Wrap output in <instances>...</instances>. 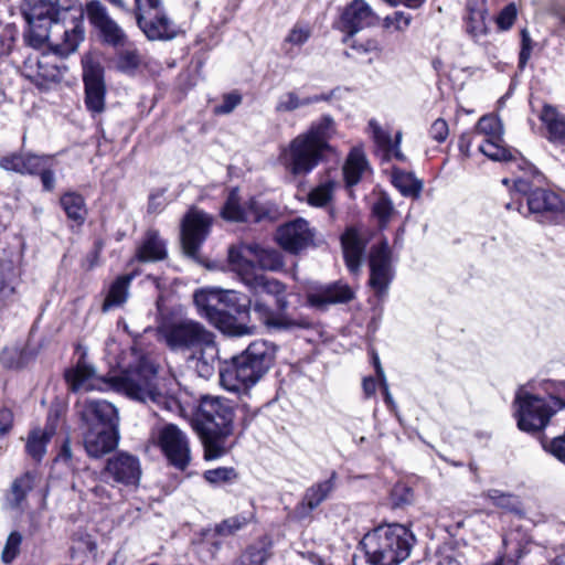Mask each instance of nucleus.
Segmentation results:
<instances>
[{"mask_svg": "<svg viewBox=\"0 0 565 565\" xmlns=\"http://www.w3.org/2000/svg\"><path fill=\"white\" fill-rule=\"evenodd\" d=\"M241 252L242 249H228V268L237 273L242 280L254 290L253 311L256 318L271 330L310 329L313 323L309 318L287 312L289 301L285 285L256 273V265Z\"/></svg>", "mask_w": 565, "mask_h": 565, "instance_id": "nucleus-1", "label": "nucleus"}, {"mask_svg": "<svg viewBox=\"0 0 565 565\" xmlns=\"http://www.w3.org/2000/svg\"><path fill=\"white\" fill-rule=\"evenodd\" d=\"M20 10L28 24L24 41L35 50L49 42L51 26L65 24L67 18L72 25L65 28L62 42L55 44L54 51L68 55L84 41V10L78 0H22Z\"/></svg>", "mask_w": 565, "mask_h": 565, "instance_id": "nucleus-2", "label": "nucleus"}, {"mask_svg": "<svg viewBox=\"0 0 565 565\" xmlns=\"http://www.w3.org/2000/svg\"><path fill=\"white\" fill-rule=\"evenodd\" d=\"M179 416L198 434L205 461L227 456L237 445L235 404L226 397L203 395L191 413L179 403Z\"/></svg>", "mask_w": 565, "mask_h": 565, "instance_id": "nucleus-3", "label": "nucleus"}, {"mask_svg": "<svg viewBox=\"0 0 565 565\" xmlns=\"http://www.w3.org/2000/svg\"><path fill=\"white\" fill-rule=\"evenodd\" d=\"M512 178H504V185L512 184L511 201L505 204L507 210L516 211L522 216L532 218L539 223H559L565 220V202L548 190L534 189L535 182H540L541 174L535 169L534 175L515 169Z\"/></svg>", "mask_w": 565, "mask_h": 565, "instance_id": "nucleus-4", "label": "nucleus"}, {"mask_svg": "<svg viewBox=\"0 0 565 565\" xmlns=\"http://www.w3.org/2000/svg\"><path fill=\"white\" fill-rule=\"evenodd\" d=\"M414 536L403 525H380L367 532L361 546L372 565H395L405 561L413 546Z\"/></svg>", "mask_w": 565, "mask_h": 565, "instance_id": "nucleus-5", "label": "nucleus"}, {"mask_svg": "<svg viewBox=\"0 0 565 565\" xmlns=\"http://www.w3.org/2000/svg\"><path fill=\"white\" fill-rule=\"evenodd\" d=\"M158 365L147 355H141L134 365L121 371L118 375L103 377L111 390L139 402L160 404L164 396L157 384Z\"/></svg>", "mask_w": 565, "mask_h": 565, "instance_id": "nucleus-6", "label": "nucleus"}, {"mask_svg": "<svg viewBox=\"0 0 565 565\" xmlns=\"http://www.w3.org/2000/svg\"><path fill=\"white\" fill-rule=\"evenodd\" d=\"M473 138H481L478 146L479 151L493 161L505 162L510 172L515 169L525 172L527 175L535 174V167L530 163L521 153L508 148L503 140V126L499 117L494 115L482 116L475 128Z\"/></svg>", "mask_w": 565, "mask_h": 565, "instance_id": "nucleus-7", "label": "nucleus"}, {"mask_svg": "<svg viewBox=\"0 0 565 565\" xmlns=\"http://www.w3.org/2000/svg\"><path fill=\"white\" fill-rule=\"evenodd\" d=\"M0 169L20 175L39 177L42 191L52 193L56 189L55 163L51 154L32 151H12L0 157Z\"/></svg>", "mask_w": 565, "mask_h": 565, "instance_id": "nucleus-8", "label": "nucleus"}, {"mask_svg": "<svg viewBox=\"0 0 565 565\" xmlns=\"http://www.w3.org/2000/svg\"><path fill=\"white\" fill-rule=\"evenodd\" d=\"M212 345V335L200 323L192 320L179 321V355L202 377L213 373V366L204 358V350Z\"/></svg>", "mask_w": 565, "mask_h": 565, "instance_id": "nucleus-9", "label": "nucleus"}, {"mask_svg": "<svg viewBox=\"0 0 565 565\" xmlns=\"http://www.w3.org/2000/svg\"><path fill=\"white\" fill-rule=\"evenodd\" d=\"M515 404L518 406L515 412L518 427L526 433L543 429L555 412L565 407V403L558 398L553 397L551 402H547L526 392L518 393Z\"/></svg>", "mask_w": 565, "mask_h": 565, "instance_id": "nucleus-10", "label": "nucleus"}, {"mask_svg": "<svg viewBox=\"0 0 565 565\" xmlns=\"http://www.w3.org/2000/svg\"><path fill=\"white\" fill-rule=\"evenodd\" d=\"M194 303L203 316L220 331L228 335H244L253 331L252 327L237 323L236 319L221 308V288L206 287L195 291Z\"/></svg>", "mask_w": 565, "mask_h": 565, "instance_id": "nucleus-11", "label": "nucleus"}, {"mask_svg": "<svg viewBox=\"0 0 565 565\" xmlns=\"http://www.w3.org/2000/svg\"><path fill=\"white\" fill-rule=\"evenodd\" d=\"M320 154L305 137L298 135L289 143L281 146L278 163L294 177L307 175L320 162Z\"/></svg>", "mask_w": 565, "mask_h": 565, "instance_id": "nucleus-12", "label": "nucleus"}, {"mask_svg": "<svg viewBox=\"0 0 565 565\" xmlns=\"http://www.w3.org/2000/svg\"><path fill=\"white\" fill-rule=\"evenodd\" d=\"M221 213L224 220L231 222H262L275 220L278 210L274 204L259 203L256 199H250L248 203L242 205L238 189H233Z\"/></svg>", "mask_w": 565, "mask_h": 565, "instance_id": "nucleus-13", "label": "nucleus"}, {"mask_svg": "<svg viewBox=\"0 0 565 565\" xmlns=\"http://www.w3.org/2000/svg\"><path fill=\"white\" fill-rule=\"evenodd\" d=\"M84 105L86 110L95 117L106 109L107 85L105 68L98 61L83 63Z\"/></svg>", "mask_w": 565, "mask_h": 565, "instance_id": "nucleus-14", "label": "nucleus"}, {"mask_svg": "<svg viewBox=\"0 0 565 565\" xmlns=\"http://www.w3.org/2000/svg\"><path fill=\"white\" fill-rule=\"evenodd\" d=\"M379 22V17L365 0H353L340 12L334 26L344 34L343 42L349 43L354 35Z\"/></svg>", "mask_w": 565, "mask_h": 565, "instance_id": "nucleus-15", "label": "nucleus"}, {"mask_svg": "<svg viewBox=\"0 0 565 565\" xmlns=\"http://www.w3.org/2000/svg\"><path fill=\"white\" fill-rule=\"evenodd\" d=\"M266 373L257 365L239 354L233 358L232 363L220 373L221 385L233 393L247 392Z\"/></svg>", "mask_w": 565, "mask_h": 565, "instance_id": "nucleus-16", "label": "nucleus"}, {"mask_svg": "<svg viewBox=\"0 0 565 565\" xmlns=\"http://www.w3.org/2000/svg\"><path fill=\"white\" fill-rule=\"evenodd\" d=\"M84 13H86L89 24L97 30L103 44L113 47H119L126 44V33L117 22L109 17L106 7L99 0L87 1Z\"/></svg>", "mask_w": 565, "mask_h": 565, "instance_id": "nucleus-17", "label": "nucleus"}, {"mask_svg": "<svg viewBox=\"0 0 565 565\" xmlns=\"http://www.w3.org/2000/svg\"><path fill=\"white\" fill-rule=\"evenodd\" d=\"M81 429H118L116 407L103 399H87L79 412Z\"/></svg>", "mask_w": 565, "mask_h": 565, "instance_id": "nucleus-18", "label": "nucleus"}, {"mask_svg": "<svg viewBox=\"0 0 565 565\" xmlns=\"http://www.w3.org/2000/svg\"><path fill=\"white\" fill-rule=\"evenodd\" d=\"M102 473L116 483L135 486L140 480L141 467L136 456L118 451L107 459Z\"/></svg>", "mask_w": 565, "mask_h": 565, "instance_id": "nucleus-19", "label": "nucleus"}, {"mask_svg": "<svg viewBox=\"0 0 565 565\" xmlns=\"http://www.w3.org/2000/svg\"><path fill=\"white\" fill-rule=\"evenodd\" d=\"M23 249H14L0 259V302L12 300L22 282Z\"/></svg>", "mask_w": 565, "mask_h": 565, "instance_id": "nucleus-20", "label": "nucleus"}, {"mask_svg": "<svg viewBox=\"0 0 565 565\" xmlns=\"http://www.w3.org/2000/svg\"><path fill=\"white\" fill-rule=\"evenodd\" d=\"M213 217L198 209H191L183 218V247H199L210 234Z\"/></svg>", "mask_w": 565, "mask_h": 565, "instance_id": "nucleus-21", "label": "nucleus"}, {"mask_svg": "<svg viewBox=\"0 0 565 565\" xmlns=\"http://www.w3.org/2000/svg\"><path fill=\"white\" fill-rule=\"evenodd\" d=\"M83 447L89 458L100 459L116 449L119 429H81Z\"/></svg>", "mask_w": 565, "mask_h": 565, "instance_id": "nucleus-22", "label": "nucleus"}, {"mask_svg": "<svg viewBox=\"0 0 565 565\" xmlns=\"http://www.w3.org/2000/svg\"><path fill=\"white\" fill-rule=\"evenodd\" d=\"M58 206L65 214L68 228L73 233H78L88 216L84 195L75 190H67L60 195Z\"/></svg>", "mask_w": 565, "mask_h": 565, "instance_id": "nucleus-23", "label": "nucleus"}, {"mask_svg": "<svg viewBox=\"0 0 565 565\" xmlns=\"http://www.w3.org/2000/svg\"><path fill=\"white\" fill-rule=\"evenodd\" d=\"M391 249H372L370 257V285L379 296L386 294L393 278Z\"/></svg>", "mask_w": 565, "mask_h": 565, "instance_id": "nucleus-24", "label": "nucleus"}, {"mask_svg": "<svg viewBox=\"0 0 565 565\" xmlns=\"http://www.w3.org/2000/svg\"><path fill=\"white\" fill-rule=\"evenodd\" d=\"M280 247H308L315 242V231L303 218L281 225L276 233Z\"/></svg>", "mask_w": 565, "mask_h": 565, "instance_id": "nucleus-25", "label": "nucleus"}, {"mask_svg": "<svg viewBox=\"0 0 565 565\" xmlns=\"http://www.w3.org/2000/svg\"><path fill=\"white\" fill-rule=\"evenodd\" d=\"M136 276V271L121 274L108 285L100 306L102 312L106 313L125 306L129 298L131 282Z\"/></svg>", "mask_w": 565, "mask_h": 565, "instance_id": "nucleus-26", "label": "nucleus"}, {"mask_svg": "<svg viewBox=\"0 0 565 565\" xmlns=\"http://www.w3.org/2000/svg\"><path fill=\"white\" fill-rule=\"evenodd\" d=\"M354 294L348 285L334 282L309 292L308 301L313 307H324L328 305L348 302L352 300Z\"/></svg>", "mask_w": 565, "mask_h": 565, "instance_id": "nucleus-27", "label": "nucleus"}, {"mask_svg": "<svg viewBox=\"0 0 565 565\" xmlns=\"http://www.w3.org/2000/svg\"><path fill=\"white\" fill-rule=\"evenodd\" d=\"M166 297L159 295L157 299L158 308V340H163L171 350L177 349V310L167 308Z\"/></svg>", "mask_w": 565, "mask_h": 565, "instance_id": "nucleus-28", "label": "nucleus"}, {"mask_svg": "<svg viewBox=\"0 0 565 565\" xmlns=\"http://www.w3.org/2000/svg\"><path fill=\"white\" fill-rule=\"evenodd\" d=\"M136 21L139 29L151 41L171 40L177 34L164 12H157L148 17L141 14L137 17Z\"/></svg>", "mask_w": 565, "mask_h": 565, "instance_id": "nucleus-29", "label": "nucleus"}, {"mask_svg": "<svg viewBox=\"0 0 565 565\" xmlns=\"http://www.w3.org/2000/svg\"><path fill=\"white\" fill-rule=\"evenodd\" d=\"M335 134V124L332 117L322 116L320 119L313 121L309 129L302 134H299L301 137H305L306 141H308L320 154L329 148V140Z\"/></svg>", "mask_w": 565, "mask_h": 565, "instance_id": "nucleus-30", "label": "nucleus"}, {"mask_svg": "<svg viewBox=\"0 0 565 565\" xmlns=\"http://www.w3.org/2000/svg\"><path fill=\"white\" fill-rule=\"evenodd\" d=\"M370 172V166L361 147H354L349 152L343 166L347 185L358 184Z\"/></svg>", "mask_w": 565, "mask_h": 565, "instance_id": "nucleus-31", "label": "nucleus"}, {"mask_svg": "<svg viewBox=\"0 0 565 565\" xmlns=\"http://www.w3.org/2000/svg\"><path fill=\"white\" fill-rule=\"evenodd\" d=\"M276 352L277 347L274 343L266 340H256L241 354L257 365L263 372L267 373L274 364Z\"/></svg>", "mask_w": 565, "mask_h": 565, "instance_id": "nucleus-32", "label": "nucleus"}, {"mask_svg": "<svg viewBox=\"0 0 565 565\" xmlns=\"http://www.w3.org/2000/svg\"><path fill=\"white\" fill-rule=\"evenodd\" d=\"M310 36L311 28L307 23L297 22L294 24L281 42L282 55L288 58L297 57Z\"/></svg>", "mask_w": 565, "mask_h": 565, "instance_id": "nucleus-33", "label": "nucleus"}, {"mask_svg": "<svg viewBox=\"0 0 565 565\" xmlns=\"http://www.w3.org/2000/svg\"><path fill=\"white\" fill-rule=\"evenodd\" d=\"M540 119L547 130V139L556 145L565 146V116L551 105H544Z\"/></svg>", "mask_w": 565, "mask_h": 565, "instance_id": "nucleus-34", "label": "nucleus"}, {"mask_svg": "<svg viewBox=\"0 0 565 565\" xmlns=\"http://www.w3.org/2000/svg\"><path fill=\"white\" fill-rule=\"evenodd\" d=\"M152 445L160 449L169 465L177 467V425L167 424L151 436Z\"/></svg>", "mask_w": 565, "mask_h": 565, "instance_id": "nucleus-35", "label": "nucleus"}, {"mask_svg": "<svg viewBox=\"0 0 565 565\" xmlns=\"http://www.w3.org/2000/svg\"><path fill=\"white\" fill-rule=\"evenodd\" d=\"M63 377L71 392H78L89 380L95 377V369L86 363V353L83 352L76 364L65 369Z\"/></svg>", "mask_w": 565, "mask_h": 565, "instance_id": "nucleus-36", "label": "nucleus"}, {"mask_svg": "<svg viewBox=\"0 0 565 565\" xmlns=\"http://www.w3.org/2000/svg\"><path fill=\"white\" fill-rule=\"evenodd\" d=\"M487 8L484 0H468L465 28L472 38H479L487 33Z\"/></svg>", "mask_w": 565, "mask_h": 565, "instance_id": "nucleus-37", "label": "nucleus"}, {"mask_svg": "<svg viewBox=\"0 0 565 565\" xmlns=\"http://www.w3.org/2000/svg\"><path fill=\"white\" fill-rule=\"evenodd\" d=\"M282 249H242V255L252 259L258 268L266 270H279L285 266Z\"/></svg>", "mask_w": 565, "mask_h": 565, "instance_id": "nucleus-38", "label": "nucleus"}, {"mask_svg": "<svg viewBox=\"0 0 565 565\" xmlns=\"http://www.w3.org/2000/svg\"><path fill=\"white\" fill-rule=\"evenodd\" d=\"M330 95L320 94L307 97H300L297 92L290 90L281 94L275 106V110L279 114L291 113L300 107L330 99Z\"/></svg>", "mask_w": 565, "mask_h": 565, "instance_id": "nucleus-39", "label": "nucleus"}, {"mask_svg": "<svg viewBox=\"0 0 565 565\" xmlns=\"http://www.w3.org/2000/svg\"><path fill=\"white\" fill-rule=\"evenodd\" d=\"M481 497L495 508L507 513L523 515L522 503L515 494L499 489H489L482 492Z\"/></svg>", "mask_w": 565, "mask_h": 565, "instance_id": "nucleus-40", "label": "nucleus"}, {"mask_svg": "<svg viewBox=\"0 0 565 565\" xmlns=\"http://www.w3.org/2000/svg\"><path fill=\"white\" fill-rule=\"evenodd\" d=\"M255 520V511L250 509L248 511H243L238 514L228 516L222 520L220 523L215 524L214 534L227 537L236 534L241 530L245 529L249 523Z\"/></svg>", "mask_w": 565, "mask_h": 565, "instance_id": "nucleus-41", "label": "nucleus"}, {"mask_svg": "<svg viewBox=\"0 0 565 565\" xmlns=\"http://www.w3.org/2000/svg\"><path fill=\"white\" fill-rule=\"evenodd\" d=\"M53 436L43 431L41 427L30 429L25 443V452L34 461L41 462L46 455V449Z\"/></svg>", "mask_w": 565, "mask_h": 565, "instance_id": "nucleus-42", "label": "nucleus"}, {"mask_svg": "<svg viewBox=\"0 0 565 565\" xmlns=\"http://www.w3.org/2000/svg\"><path fill=\"white\" fill-rule=\"evenodd\" d=\"M337 473L333 471L329 479L318 482L307 489L302 504L307 505L309 510L319 507L333 491Z\"/></svg>", "mask_w": 565, "mask_h": 565, "instance_id": "nucleus-43", "label": "nucleus"}, {"mask_svg": "<svg viewBox=\"0 0 565 565\" xmlns=\"http://www.w3.org/2000/svg\"><path fill=\"white\" fill-rule=\"evenodd\" d=\"M67 414V404L60 398H54L47 409L43 431L55 436L60 426L65 422Z\"/></svg>", "mask_w": 565, "mask_h": 565, "instance_id": "nucleus-44", "label": "nucleus"}, {"mask_svg": "<svg viewBox=\"0 0 565 565\" xmlns=\"http://www.w3.org/2000/svg\"><path fill=\"white\" fill-rule=\"evenodd\" d=\"M392 183L405 196H418L423 188L413 173L399 169L393 170Z\"/></svg>", "mask_w": 565, "mask_h": 565, "instance_id": "nucleus-45", "label": "nucleus"}, {"mask_svg": "<svg viewBox=\"0 0 565 565\" xmlns=\"http://www.w3.org/2000/svg\"><path fill=\"white\" fill-rule=\"evenodd\" d=\"M29 360V352L18 347H6L0 352V364L7 370H21L28 365Z\"/></svg>", "mask_w": 565, "mask_h": 565, "instance_id": "nucleus-46", "label": "nucleus"}, {"mask_svg": "<svg viewBox=\"0 0 565 565\" xmlns=\"http://www.w3.org/2000/svg\"><path fill=\"white\" fill-rule=\"evenodd\" d=\"M238 472L234 467H217L204 471V480L212 487H222L234 483L238 479Z\"/></svg>", "mask_w": 565, "mask_h": 565, "instance_id": "nucleus-47", "label": "nucleus"}, {"mask_svg": "<svg viewBox=\"0 0 565 565\" xmlns=\"http://www.w3.org/2000/svg\"><path fill=\"white\" fill-rule=\"evenodd\" d=\"M141 64V55L137 49L124 50L116 56V70L127 75H135Z\"/></svg>", "mask_w": 565, "mask_h": 565, "instance_id": "nucleus-48", "label": "nucleus"}, {"mask_svg": "<svg viewBox=\"0 0 565 565\" xmlns=\"http://www.w3.org/2000/svg\"><path fill=\"white\" fill-rule=\"evenodd\" d=\"M337 183L328 180L313 188L308 194V203L311 206L322 207L327 205L333 195Z\"/></svg>", "mask_w": 565, "mask_h": 565, "instance_id": "nucleus-49", "label": "nucleus"}, {"mask_svg": "<svg viewBox=\"0 0 565 565\" xmlns=\"http://www.w3.org/2000/svg\"><path fill=\"white\" fill-rule=\"evenodd\" d=\"M23 536L18 531H12L6 541L4 547L1 552V561L6 565H10L19 556L21 552Z\"/></svg>", "mask_w": 565, "mask_h": 565, "instance_id": "nucleus-50", "label": "nucleus"}, {"mask_svg": "<svg viewBox=\"0 0 565 565\" xmlns=\"http://www.w3.org/2000/svg\"><path fill=\"white\" fill-rule=\"evenodd\" d=\"M18 36V29L14 24L0 25V58L11 54Z\"/></svg>", "mask_w": 565, "mask_h": 565, "instance_id": "nucleus-51", "label": "nucleus"}, {"mask_svg": "<svg viewBox=\"0 0 565 565\" xmlns=\"http://www.w3.org/2000/svg\"><path fill=\"white\" fill-rule=\"evenodd\" d=\"M32 483L33 477L29 471L14 479L11 489L18 504L26 499L28 493L32 490Z\"/></svg>", "mask_w": 565, "mask_h": 565, "instance_id": "nucleus-52", "label": "nucleus"}, {"mask_svg": "<svg viewBox=\"0 0 565 565\" xmlns=\"http://www.w3.org/2000/svg\"><path fill=\"white\" fill-rule=\"evenodd\" d=\"M268 553L264 548H247L233 565H265Z\"/></svg>", "mask_w": 565, "mask_h": 565, "instance_id": "nucleus-53", "label": "nucleus"}, {"mask_svg": "<svg viewBox=\"0 0 565 565\" xmlns=\"http://www.w3.org/2000/svg\"><path fill=\"white\" fill-rule=\"evenodd\" d=\"M373 214L377 218L380 225H385L394 213L393 204L385 195H381L373 204Z\"/></svg>", "mask_w": 565, "mask_h": 565, "instance_id": "nucleus-54", "label": "nucleus"}, {"mask_svg": "<svg viewBox=\"0 0 565 565\" xmlns=\"http://www.w3.org/2000/svg\"><path fill=\"white\" fill-rule=\"evenodd\" d=\"M222 305L221 308L224 312L230 310L241 313L245 311L246 306L239 305V294L235 290L221 289Z\"/></svg>", "mask_w": 565, "mask_h": 565, "instance_id": "nucleus-55", "label": "nucleus"}, {"mask_svg": "<svg viewBox=\"0 0 565 565\" xmlns=\"http://www.w3.org/2000/svg\"><path fill=\"white\" fill-rule=\"evenodd\" d=\"M369 130L379 148H381L383 151H385L387 148H391V145L394 141H392L390 134L383 130L375 119H371L369 121Z\"/></svg>", "mask_w": 565, "mask_h": 565, "instance_id": "nucleus-56", "label": "nucleus"}, {"mask_svg": "<svg viewBox=\"0 0 565 565\" xmlns=\"http://www.w3.org/2000/svg\"><path fill=\"white\" fill-rule=\"evenodd\" d=\"M242 103V95L237 92H231L222 97V102L214 107V114L227 115L232 113Z\"/></svg>", "mask_w": 565, "mask_h": 565, "instance_id": "nucleus-57", "label": "nucleus"}, {"mask_svg": "<svg viewBox=\"0 0 565 565\" xmlns=\"http://www.w3.org/2000/svg\"><path fill=\"white\" fill-rule=\"evenodd\" d=\"M365 249H343V258L351 274L358 275L364 259Z\"/></svg>", "mask_w": 565, "mask_h": 565, "instance_id": "nucleus-58", "label": "nucleus"}, {"mask_svg": "<svg viewBox=\"0 0 565 565\" xmlns=\"http://www.w3.org/2000/svg\"><path fill=\"white\" fill-rule=\"evenodd\" d=\"M135 18L151 15L157 12H163L161 9V0H135Z\"/></svg>", "mask_w": 565, "mask_h": 565, "instance_id": "nucleus-59", "label": "nucleus"}, {"mask_svg": "<svg viewBox=\"0 0 565 565\" xmlns=\"http://www.w3.org/2000/svg\"><path fill=\"white\" fill-rule=\"evenodd\" d=\"M54 460L61 461L70 468L77 467L79 460L77 458H75V456L72 451L70 437H66L64 439Z\"/></svg>", "mask_w": 565, "mask_h": 565, "instance_id": "nucleus-60", "label": "nucleus"}, {"mask_svg": "<svg viewBox=\"0 0 565 565\" xmlns=\"http://www.w3.org/2000/svg\"><path fill=\"white\" fill-rule=\"evenodd\" d=\"M341 245L345 248L364 247L362 231L354 226L347 228L341 235Z\"/></svg>", "mask_w": 565, "mask_h": 565, "instance_id": "nucleus-61", "label": "nucleus"}, {"mask_svg": "<svg viewBox=\"0 0 565 565\" xmlns=\"http://www.w3.org/2000/svg\"><path fill=\"white\" fill-rule=\"evenodd\" d=\"M428 134L433 140L439 143L445 142L449 136L448 122L444 118H437L430 125Z\"/></svg>", "mask_w": 565, "mask_h": 565, "instance_id": "nucleus-62", "label": "nucleus"}, {"mask_svg": "<svg viewBox=\"0 0 565 565\" xmlns=\"http://www.w3.org/2000/svg\"><path fill=\"white\" fill-rule=\"evenodd\" d=\"M515 18L516 8L513 3H510L497 17V25L502 31L509 30L513 25Z\"/></svg>", "mask_w": 565, "mask_h": 565, "instance_id": "nucleus-63", "label": "nucleus"}, {"mask_svg": "<svg viewBox=\"0 0 565 565\" xmlns=\"http://www.w3.org/2000/svg\"><path fill=\"white\" fill-rule=\"evenodd\" d=\"M167 201L164 198V190L158 189L149 194L147 212L149 214H158L164 210Z\"/></svg>", "mask_w": 565, "mask_h": 565, "instance_id": "nucleus-64", "label": "nucleus"}]
</instances>
